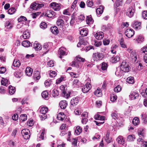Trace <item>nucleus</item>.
<instances>
[{"label": "nucleus", "mask_w": 147, "mask_h": 147, "mask_svg": "<svg viewBox=\"0 0 147 147\" xmlns=\"http://www.w3.org/2000/svg\"><path fill=\"white\" fill-rule=\"evenodd\" d=\"M130 67L126 61H123L121 64L120 68L124 72H128L130 70Z\"/></svg>", "instance_id": "f03ea898"}, {"label": "nucleus", "mask_w": 147, "mask_h": 147, "mask_svg": "<svg viewBox=\"0 0 147 147\" xmlns=\"http://www.w3.org/2000/svg\"><path fill=\"white\" fill-rule=\"evenodd\" d=\"M134 34V30L131 29H127L125 32V35L128 38H131Z\"/></svg>", "instance_id": "9d476101"}, {"label": "nucleus", "mask_w": 147, "mask_h": 147, "mask_svg": "<svg viewBox=\"0 0 147 147\" xmlns=\"http://www.w3.org/2000/svg\"><path fill=\"white\" fill-rule=\"evenodd\" d=\"M65 115H61V114H59L57 116V118L58 120H63L65 118Z\"/></svg>", "instance_id": "052dcab7"}, {"label": "nucleus", "mask_w": 147, "mask_h": 147, "mask_svg": "<svg viewBox=\"0 0 147 147\" xmlns=\"http://www.w3.org/2000/svg\"><path fill=\"white\" fill-rule=\"evenodd\" d=\"M27 116L26 114H22L21 115L20 119L22 121H24L27 119Z\"/></svg>", "instance_id": "8fccbe9b"}, {"label": "nucleus", "mask_w": 147, "mask_h": 147, "mask_svg": "<svg viewBox=\"0 0 147 147\" xmlns=\"http://www.w3.org/2000/svg\"><path fill=\"white\" fill-rule=\"evenodd\" d=\"M131 26L137 30H140L141 28V22L137 21H134L131 24Z\"/></svg>", "instance_id": "6e6552de"}, {"label": "nucleus", "mask_w": 147, "mask_h": 147, "mask_svg": "<svg viewBox=\"0 0 147 147\" xmlns=\"http://www.w3.org/2000/svg\"><path fill=\"white\" fill-rule=\"evenodd\" d=\"M111 115L112 117L114 119H116L118 117V114L116 112H113Z\"/></svg>", "instance_id": "3c124183"}, {"label": "nucleus", "mask_w": 147, "mask_h": 147, "mask_svg": "<svg viewBox=\"0 0 147 147\" xmlns=\"http://www.w3.org/2000/svg\"><path fill=\"white\" fill-rule=\"evenodd\" d=\"M119 44L121 47L123 48H127V46L124 42L123 39L121 38L120 40H119Z\"/></svg>", "instance_id": "4c0bfd02"}, {"label": "nucleus", "mask_w": 147, "mask_h": 147, "mask_svg": "<svg viewBox=\"0 0 147 147\" xmlns=\"http://www.w3.org/2000/svg\"><path fill=\"white\" fill-rule=\"evenodd\" d=\"M121 88L119 85H118L114 88V91L115 92H118L121 90Z\"/></svg>", "instance_id": "0e129e2a"}, {"label": "nucleus", "mask_w": 147, "mask_h": 147, "mask_svg": "<svg viewBox=\"0 0 147 147\" xmlns=\"http://www.w3.org/2000/svg\"><path fill=\"white\" fill-rule=\"evenodd\" d=\"M79 39V42L77 45L78 47H80L81 45H87L88 42L87 41V38H84L82 37H80Z\"/></svg>", "instance_id": "1a4fd4ad"}, {"label": "nucleus", "mask_w": 147, "mask_h": 147, "mask_svg": "<svg viewBox=\"0 0 147 147\" xmlns=\"http://www.w3.org/2000/svg\"><path fill=\"white\" fill-rule=\"evenodd\" d=\"M141 49L142 54H147V46L143 47Z\"/></svg>", "instance_id": "09e8293b"}, {"label": "nucleus", "mask_w": 147, "mask_h": 147, "mask_svg": "<svg viewBox=\"0 0 147 147\" xmlns=\"http://www.w3.org/2000/svg\"><path fill=\"white\" fill-rule=\"evenodd\" d=\"M63 20L61 19H58L57 21V25L60 27L63 26L64 23Z\"/></svg>", "instance_id": "bb28decb"}, {"label": "nucleus", "mask_w": 147, "mask_h": 147, "mask_svg": "<svg viewBox=\"0 0 147 147\" xmlns=\"http://www.w3.org/2000/svg\"><path fill=\"white\" fill-rule=\"evenodd\" d=\"M142 120L144 121L145 123L147 122V116L145 114H142Z\"/></svg>", "instance_id": "864d4df0"}, {"label": "nucleus", "mask_w": 147, "mask_h": 147, "mask_svg": "<svg viewBox=\"0 0 147 147\" xmlns=\"http://www.w3.org/2000/svg\"><path fill=\"white\" fill-rule=\"evenodd\" d=\"M51 7L55 11H59L61 8V5L56 2H52L50 5Z\"/></svg>", "instance_id": "423d86ee"}, {"label": "nucleus", "mask_w": 147, "mask_h": 147, "mask_svg": "<svg viewBox=\"0 0 147 147\" xmlns=\"http://www.w3.org/2000/svg\"><path fill=\"white\" fill-rule=\"evenodd\" d=\"M37 2H35L32 3L31 4L30 6V8L33 10H38L37 9Z\"/></svg>", "instance_id": "e433bc0d"}, {"label": "nucleus", "mask_w": 147, "mask_h": 147, "mask_svg": "<svg viewBox=\"0 0 147 147\" xmlns=\"http://www.w3.org/2000/svg\"><path fill=\"white\" fill-rule=\"evenodd\" d=\"M139 96L138 93L136 92H131L129 95V98L131 100H133L137 98Z\"/></svg>", "instance_id": "4468645a"}, {"label": "nucleus", "mask_w": 147, "mask_h": 147, "mask_svg": "<svg viewBox=\"0 0 147 147\" xmlns=\"http://www.w3.org/2000/svg\"><path fill=\"white\" fill-rule=\"evenodd\" d=\"M37 3V7L38 9H40L43 7L45 5V3L41 2H36Z\"/></svg>", "instance_id": "79ce46f5"}, {"label": "nucleus", "mask_w": 147, "mask_h": 147, "mask_svg": "<svg viewBox=\"0 0 147 147\" xmlns=\"http://www.w3.org/2000/svg\"><path fill=\"white\" fill-rule=\"evenodd\" d=\"M117 96L114 94H112L111 95L110 100L112 102L115 101L117 99Z\"/></svg>", "instance_id": "a18cd8bd"}, {"label": "nucleus", "mask_w": 147, "mask_h": 147, "mask_svg": "<svg viewBox=\"0 0 147 147\" xmlns=\"http://www.w3.org/2000/svg\"><path fill=\"white\" fill-rule=\"evenodd\" d=\"M51 32L54 34H57L59 32L58 28L56 26L51 27Z\"/></svg>", "instance_id": "a878e982"}, {"label": "nucleus", "mask_w": 147, "mask_h": 147, "mask_svg": "<svg viewBox=\"0 0 147 147\" xmlns=\"http://www.w3.org/2000/svg\"><path fill=\"white\" fill-rule=\"evenodd\" d=\"M135 65L137 69L138 70H140L142 67V64L140 63L136 62L135 64Z\"/></svg>", "instance_id": "603ef678"}, {"label": "nucleus", "mask_w": 147, "mask_h": 147, "mask_svg": "<svg viewBox=\"0 0 147 147\" xmlns=\"http://www.w3.org/2000/svg\"><path fill=\"white\" fill-rule=\"evenodd\" d=\"M20 61L19 60L15 61L14 60L13 63V65L14 66L18 67L20 65Z\"/></svg>", "instance_id": "4d7b16f0"}, {"label": "nucleus", "mask_w": 147, "mask_h": 147, "mask_svg": "<svg viewBox=\"0 0 147 147\" xmlns=\"http://www.w3.org/2000/svg\"><path fill=\"white\" fill-rule=\"evenodd\" d=\"M33 47L37 51L40 50L42 49L41 45L37 42H35L34 44Z\"/></svg>", "instance_id": "f3484780"}, {"label": "nucleus", "mask_w": 147, "mask_h": 147, "mask_svg": "<svg viewBox=\"0 0 147 147\" xmlns=\"http://www.w3.org/2000/svg\"><path fill=\"white\" fill-rule=\"evenodd\" d=\"M109 133L107 131L106 134L105 140L107 143H109L111 142V138H109Z\"/></svg>", "instance_id": "ea45409f"}, {"label": "nucleus", "mask_w": 147, "mask_h": 147, "mask_svg": "<svg viewBox=\"0 0 147 147\" xmlns=\"http://www.w3.org/2000/svg\"><path fill=\"white\" fill-rule=\"evenodd\" d=\"M78 102L79 99L78 97L73 98L70 101L71 105L70 106V108L72 109H74V107L78 104Z\"/></svg>", "instance_id": "39448f33"}, {"label": "nucleus", "mask_w": 147, "mask_h": 147, "mask_svg": "<svg viewBox=\"0 0 147 147\" xmlns=\"http://www.w3.org/2000/svg\"><path fill=\"white\" fill-rule=\"evenodd\" d=\"M135 139L134 136L133 135H131L128 136L127 137V140L128 141H131L134 140Z\"/></svg>", "instance_id": "de8ad7c7"}, {"label": "nucleus", "mask_w": 147, "mask_h": 147, "mask_svg": "<svg viewBox=\"0 0 147 147\" xmlns=\"http://www.w3.org/2000/svg\"><path fill=\"white\" fill-rule=\"evenodd\" d=\"M144 38L143 36L141 35H139L138 36L136 39V41L138 43H140L142 42L144 40Z\"/></svg>", "instance_id": "2f4dec72"}, {"label": "nucleus", "mask_w": 147, "mask_h": 147, "mask_svg": "<svg viewBox=\"0 0 147 147\" xmlns=\"http://www.w3.org/2000/svg\"><path fill=\"white\" fill-rule=\"evenodd\" d=\"M139 122V119L138 117H134L132 121V123L134 125H137Z\"/></svg>", "instance_id": "72a5a7b5"}, {"label": "nucleus", "mask_w": 147, "mask_h": 147, "mask_svg": "<svg viewBox=\"0 0 147 147\" xmlns=\"http://www.w3.org/2000/svg\"><path fill=\"white\" fill-rule=\"evenodd\" d=\"M117 142L119 144H123L125 142V139L121 136H119L116 139Z\"/></svg>", "instance_id": "6ab92c4d"}, {"label": "nucleus", "mask_w": 147, "mask_h": 147, "mask_svg": "<svg viewBox=\"0 0 147 147\" xmlns=\"http://www.w3.org/2000/svg\"><path fill=\"white\" fill-rule=\"evenodd\" d=\"M41 134L39 136V138H41L42 140H43L44 138V135L46 132L45 129L44 128H43L41 130Z\"/></svg>", "instance_id": "680f3d73"}, {"label": "nucleus", "mask_w": 147, "mask_h": 147, "mask_svg": "<svg viewBox=\"0 0 147 147\" xmlns=\"http://www.w3.org/2000/svg\"><path fill=\"white\" fill-rule=\"evenodd\" d=\"M82 131V129L80 127L78 126H77L75 129V134L76 135H79Z\"/></svg>", "instance_id": "c756f323"}, {"label": "nucleus", "mask_w": 147, "mask_h": 147, "mask_svg": "<svg viewBox=\"0 0 147 147\" xmlns=\"http://www.w3.org/2000/svg\"><path fill=\"white\" fill-rule=\"evenodd\" d=\"M65 49L63 47H61L59 49L58 52L60 55L59 56V57L60 58H62L61 55H66L67 54L65 52Z\"/></svg>", "instance_id": "2eb2a0df"}, {"label": "nucleus", "mask_w": 147, "mask_h": 147, "mask_svg": "<svg viewBox=\"0 0 147 147\" xmlns=\"http://www.w3.org/2000/svg\"><path fill=\"white\" fill-rule=\"evenodd\" d=\"M51 83V80H47L45 81L44 84L46 87H48L50 85Z\"/></svg>", "instance_id": "5fc2aeb1"}, {"label": "nucleus", "mask_w": 147, "mask_h": 147, "mask_svg": "<svg viewBox=\"0 0 147 147\" xmlns=\"http://www.w3.org/2000/svg\"><path fill=\"white\" fill-rule=\"evenodd\" d=\"M120 59L119 56L117 55L115 56H113L111 59V61L113 63H116L119 61Z\"/></svg>", "instance_id": "4be33fe9"}, {"label": "nucleus", "mask_w": 147, "mask_h": 147, "mask_svg": "<svg viewBox=\"0 0 147 147\" xmlns=\"http://www.w3.org/2000/svg\"><path fill=\"white\" fill-rule=\"evenodd\" d=\"M108 65L106 63L103 62L101 64V69L102 70H106L107 69Z\"/></svg>", "instance_id": "58836bf2"}, {"label": "nucleus", "mask_w": 147, "mask_h": 147, "mask_svg": "<svg viewBox=\"0 0 147 147\" xmlns=\"http://www.w3.org/2000/svg\"><path fill=\"white\" fill-rule=\"evenodd\" d=\"M48 109L47 107H41L40 109V112L42 114H45L48 111Z\"/></svg>", "instance_id": "393cba45"}, {"label": "nucleus", "mask_w": 147, "mask_h": 147, "mask_svg": "<svg viewBox=\"0 0 147 147\" xmlns=\"http://www.w3.org/2000/svg\"><path fill=\"white\" fill-rule=\"evenodd\" d=\"M91 88V85L89 83H87L82 88V90L84 93L88 92Z\"/></svg>", "instance_id": "9b49d317"}, {"label": "nucleus", "mask_w": 147, "mask_h": 147, "mask_svg": "<svg viewBox=\"0 0 147 147\" xmlns=\"http://www.w3.org/2000/svg\"><path fill=\"white\" fill-rule=\"evenodd\" d=\"M22 45L24 47H28L32 45V44L28 40H24L22 42Z\"/></svg>", "instance_id": "5701e85b"}, {"label": "nucleus", "mask_w": 147, "mask_h": 147, "mask_svg": "<svg viewBox=\"0 0 147 147\" xmlns=\"http://www.w3.org/2000/svg\"><path fill=\"white\" fill-rule=\"evenodd\" d=\"M8 88L9 93L11 95L13 94L16 91L15 87L11 86H9Z\"/></svg>", "instance_id": "c9c22d12"}, {"label": "nucleus", "mask_w": 147, "mask_h": 147, "mask_svg": "<svg viewBox=\"0 0 147 147\" xmlns=\"http://www.w3.org/2000/svg\"><path fill=\"white\" fill-rule=\"evenodd\" d=\"M127 82L129 84H133L134 82V78L133 77H130L127 79Z\"/></svg>", "instance_id": "49530a36"}, {"label": "nucleus", "mask_w": 147, "mask_h": 147, "mask_svg": "<svg viewBox=\"0 0 147 147\" xmlns=\"http://www.w3.org/2000/svg\"><path fill=\"white\" fill-rule=\"evenodd\" d=\"M86 23L88 24H92L93 22V20L90 16H87L86 20Z\"/></svg>", "instance_id": "473e14b6"}, {"label": "nucleus", "mask_w": 147, "mask_h": 147, "mask_svg": "<svg viewBox=\"0 0 147 147\" xmlns=\"http://www.w3.org/2000/svg\"><path fill=\"white\" fill-rule=\"evenodd\" d=\"M25 71L26 74L27 73H30V74H32L33 70L30 67H27Z\"/></svg>", "instance_id": "774afa93"}, {"label": "nucleus", "mask_w": 147, "mask_h": 147, "mask_svg": "<svg viewBox=\"0 0 147 147\" xmlns=\"http://www.w3.org/2000/svg\"><path fill=\"white\" fill-rule=\"evenodd\" d=\"M22 135L25 139H28L30 137V132L28 129H22L21 131Z\"/></svg>", "instance_id": "0eeeda50"}, {"label": "nucleus", "mask_w": 147, "mask_h": 147, "mask_svg": "<svg viewBox=\"0 0 147 147\" xmlns=\"http://www.w3.org/2000/svg\"><path fill=\"white\" fill-rule=\"evenodd\" d=\"M60 88L61 90H62V95L64 97L66 98H67L70 97L71 93L70 92L65 91V90L64 86H62L60 87Z\"/></svg>", "instance_id": "f8f14e48"}, {"label": "nucleus", "mask_w": 147, "mask_h": 147, "mask_svg": "<svg viewBox=\"0 0 147 147\" xmlns=\"http://www.w3.org/2000/svg\"><path fill=\"white\" fill-rule=\"evenodd\" d=\"M65 77L64 76H62L60 78L58 79L56 82V83L59 84L61 82L65 81Z\"/></svg>", "instance_id": "a19ab883"}, {"label": "nucleus", "mask_w": 147, "mask_h": 147, "mask_svg": "<svg viewBox=\"0 0 147 147\" xmlns=\"http://www.w3.org/2000/svg\"><path fill=\"white\" fill-rule=\"evenodd\" d=\"M87 4L88 7H91L93 5V3L92 0H88Z\"/></svg>", "instance_id": "338daca9"}, {"label": "nucleus", "mask_w": 147, "mask_h": 147, "mask_svg": "<svg viewBox=\"0 0 147 147\" xmlns=\"http://www.w3.org/2000/svg\"><path fill=\"white\" fill-rule=\"evenodd\" d=\"M30 36V33L28 30H26L24 32L23 35V37L24 39L28 38Z\"/></svg>", "instance_id": "7c9ffc66"}, {"label": "nucleus", "mask_w": 147, "mask_h": 147, "mask_svg": "<svg viewBox=\"0 0 147 147\" xmlns=\"http://www.w3.org/2000/svg\"><path fill=\"white\" fill-rule=\"evenodd\" d=\"M94 94L95 95L99 96L101 95V90L100 89H97V90L94 91Z\"/></svg>", "instance_id": "bf43d9fd"}, {"label": "nucleus", "mask_w": 147, "mask_h": 147, "mask_svg": "<svg viewBox=\"0 0 147 147\" xmlns=\"http://www.w3.org/2000/svg\"><path fill=\"white\" fill-rule=\"evenodd\" d=\"M3 80L1 81V84L2 85L4 86H7V84L8 83V80L6 79L2 78Z\"/></svg>", "instance_id": "37998d69"}, {"label": "nucleus", "mask_w": 147, "mask_h": 147, "mask_svg": "<svg viewBox=\"0 0 147 147\" xmlns=\"http://www.w3.org/2000/svg\"><path fill=\"white\" fill-rule=\"evenodd\" d=\"M16 11V9L14 7H11L8 11V13L9 14L11 15L14 14Z\"/></svg>", "instance_id": "c03bdc74"}, {"label": "nucleus", "mask_w": 147, "mask_h": 147, "mask_svg": "<svg viewBox=\"0 0 147 147\" xmlns=\"http://www.w3.org/2000/svg\"><path fill=\"white\" fill-rule=\"evenodd\" d=\"M56 13L52 11L48 10L47 11L46 14L47 16L49 18H52L55 16Z\"/></svg>", "instance_id": "aec40b11"}, {"label": "nucleus", "mask_w": 147, "mask_h": 147, "mask_svg": "<svg viewBox=\"0 0 147 147\" xmlns=\"http://www.w3.org/2000/svg\"><path fill=\"white\" fill-rule=\"evenodd\" d=\"M95 118L96 119H97L98 120H104V119H105V117L104 116H101V115H95Z\"/></svg>", "instance_id": "6e6d98bb"}, {"label": "nucleus", "mask_w": 147, "mask_h": 147, "mask_svg": "<svg viewBox=\"0 0 147 147\" xmlns=\"http://www.w3.org/2000/svg\"><path fill=\"white\" fill-rule=\"evenodd\" d=\"M104 57V55L103 53L97 52L93 53L92 57L94 61H98L102 60Z\"/></svg>", "instance_id": "7ed1b4c3"}, {"label": "nucleus", "mask_w": 147, "mask_h": 147, "mask_svg": "<svg viewBox=\"0 0 147 147\" xmlns=\"http://www.w3.org/2000/svg\"><path fill=\"white\" fill-rule=\"evenodd\" d=\"M96 38L98 40H100L102 38L104 37V33L102 32H97L95 35Z\"/></svg>", "instance_id": "dca6fc26"}, {"label": "nucleus", "mask_w": 147, "mask_h": 147, "mask_svg": "<svg viewBox=\"0 0 147 147\" xmlns=\"http://www.w3.org/2000/svg\"><path fill=\"white\" fill-rule=\"evenodd\" d=\"M59 93L58 91L56 90H53L52 93V95L53 97H55L58 96Z\"/></svg>", "instance_id": "e2e57ef3"}, {"label": "nucleus", "mask_w": 147, "mask_h": 147, "mask_svg": "<svg viewBox=\"0 0 147 147\" xmlns=\"http://www.w3.org/2000/svg\"><path fill=\"white\" fill-rule=\"evenodd\" d=\"M42 96L43 98L45 99H48V94L47 91H44L42 93Z\"/></svg>", "instance_id": "f704fd0d"}, {"label": "nucleus", "mask_w": 147, "mask_h": 147, "mask_svg": "<svg viewBox=\"0 0 147 147\" xmlns=\"http://www.w3.org/2000/svg\"><path fill=\"white\" fill-rule=\"evenodd\" d=\"M130 57L133 62H135L137 59V54L136 51L134 50L130 53Z\"/></svg>", "instance_id": "ddd939ff"}, {"label": "nucleus", "mask_w": 147, "mask_h": 147, "mask_svg": "<svg viewBox=\"0 0 147 147\" xmlns=\"http://www.w3.org/2000/svg\"><path fill=\"white\" fill-rule=\"evenodd\" d=\"M135 11L134 8L132 7H131L127 9L126 12V15L129 18H131L133 16Z\"/></svg>", "instance_id": "20e7f679"}, {"label": "nucleus", "mask_w": 147, "mask_h": 147, "mask_svg": "<svg viewBox=\"0 0 147 147\" xmlns=\"http://www.w3.org/2000/svg\"><path fill=\"white\" fill-rule=\"evenodd\" d=\"M85 61L84 58H82L80 56L77 57L76 59H74L71 64V65L72 67H75L77 68H80L82 66L81 62H84Z\"/></svg>", "instance_id": "f257e3e1"}, {"label": "nucleus", "mask_w": 147, "mask_h": 147, "mask_svg": "<svg viewBox=\"0 0 147 147\" xmlns=\"http://www.w3.org/2000/svg\"><path fill=\"white\" fill-rule=\"evenodd\" d=\"M78 80L77 79H75L74 80L73 82V87H77L78 86Z\"/></svg>", "instance_id": "69168bd1"}, {"label": "nucleus", "mask_w": 147, "mask_h": 147, "mask_svg": "<svg viewBox=\"0 0 147 147\" xmlns=\"http://www.w3.org/2000/svg\"><path fill=\"white\" fill-rule=\"evenodd\" d=\"M67 105V102L66 100H62L59 103V106L62 109H65Z\"/></svg>", "instance_id": "a211bd4d"}, {"label": "nucleus", "mask_w": 147, "mask_h": 147, "mask_svg": "<svg viewBox=\"0 0 147 147\" xmlns=\"http://www.w3.org/2000/svg\"><path fill=\"white\" fill-rule=\"evenodd\" d=\"M27 19L26 17L24 16H21L20 18L18 19V21L19 22H22V21H26Z\"/></svg>", "instance_id": "13d9d810"}, {"label": "nucleus", "mask_w": 147, "mask_h": 147, "mask_svg": "<svg viewBox=\"0 0 147 147\" xmlns=\"http://www.w3.org/2000/svg\"><path fill=\"white\" fill-rule=\"evenodd\" d=\"M51 44V43L49 42L46 43L44 44L43 48L45 51L47 50L46 52H45V53H47L49 51V46Z\"/></svg>", "instance_id": "b1692460"}, {"label": "nucleus", "mask_w": 147, "mask_h": 147, "mask_svg": "<svg viewBox=\"0 0 147 147\" xmlns=\"http://www.w3.org/2000/svg\"><path fill=\"white\" fill-rule=\"evenodd\" d=\"M138 133V135L139 136V138L138 139V141L139 142H142L144 139L143 131H139Z\"/></svg>", "instance_id": "412c9836"}, {"label": "nucleus", "mask_w": 147, "mask_h": 147, "mask_svg": "<svg viewBox=\"0 0 147 147\" xmlns=\"http://www.w3.org/2000/svg\"><path fill=\"white\" fill-rule=\"evenodd\" d=\"M103 6L100 5V7L96 9V13L97 14H100L102 13L103 11Z\"/></svg>", "instance_id": "cd10ccee"}, {"label": "nucleus", "mask_w": 147, "mask_h": 147, "mask_svg": "<svg viewBox=\"0 0 147 147\" xmlns=\"http://www.w3.org/2000/svg\"><path fill=\"white\" fill-rule=\"evenodd\" d=\"M80 34L83 36H86L88 34V31L87 29L83 28L82 29L80 32Z\"/></svg>", "instance_id": "c85d7f7f"}]
</instances>
